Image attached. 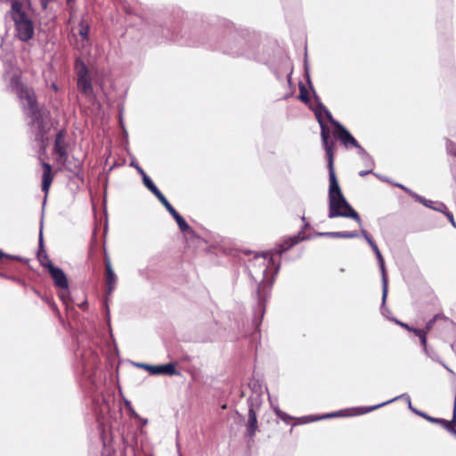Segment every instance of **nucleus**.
<instances>
[{
    "label": "nucleus",
    "instance_id": "f257e3e1",
    "mask_svg": "<svg viewBox=\"0 0 456 456\" xmlns=\"http://www.w3.org/2000/svg\"><path fill=\"white\" fill-rule=\"evenodd\" d=\"M321 126V137L322 146L325 150L326 158L328 160V170H329V214L328 217L332 219L335 217H347L354 220L360 226H362V222L359 214L353 208V207L346 200L345 196L342 193V191L339 187L335 169H334V152L333 146L334 142L330 143L328 139V133L325 131L324 126L322 122L320 120Z\"/></svg>",
    "mask_w": 456,
    "mask_h": 456
},
{
    "label": "nucleus",
    "instance_id": "f03ea898",
    "mask_svg": "<svg viewBox=\"0 0 456 456\" xmlns=\"http://www.w3.org/2000/svg\"><path fill=\"white\" fill-rule=\"evenodd\" d=\"M9 14L14 23L15 36L22 42H28L35 34V24L26 4L13 0Z\"/></svg>",
    "mask_w": 456,
    "mask_h": 456
},
{
    "label": "nucleus",
    "instance_id": "7ed1b4c3",
    "mask_svg": "<svg viewBox=\"0 0 456 456\" xmlns=\"http://www.w3.org/2000/svg\"><path fill=\"white\" fill-rule=\"evenodd\" d=\"M269 253H265L263 256H256L255 258L249 261L248 265L249 275L252 279L258 283L257 296L260 306H263L264 298L261 296V290L266 287H271L273 281L267 280V272L269 268V260L267 262V256Z\"/></svg>",
    "mask_w": 456,
    "mask_h": 456
},
{
    "label": "nucleus",
    "instance_id": "20e7f679",
    "mask_svg": "<svg viewBox=\"0 0 456 456\" xmlns=\"http://www.w3.org/2000/svg\"><path fill=\"white\" fill-rule=\"evenodd\" d=\"M314 113L319 123L320 120L323 122L322 114L326 116L328 120L335 128L334 135L340 140V142L346 148L358 146V142L355 140V138L338 121L333 118L331 113L321 102H318L317 108L314 110ZM322 125L324 126L325 131L328 133V135L330 136L326 126L324 125V123H322ZM328 141H330V138L328 139ZM329 142L331 143L332 142Z\"/></svg>",
    "mask_w": 456,
    "mask_h": 456
},
{
    "label": "nucleus",
    "instance_id": "39448f33",
    "mask_svg": "<svg viewBox=\"0 0 456 456\" xmlns=\"http://www.w3.org/2000/svg\"><path fill=\"white\" fill-rule=\"evenodd\" d=\"M24 101L27 102L24 106L25 114L29 118L28 125L34 133L35 140L37 142H42L46 134V128L43 113L37 106L35 94L26 98Z\"/></svg>",
    "mask_w": 456,
    "mask_h": 456
},
{
    "label": "nucleus",
    "instance_id": "423d86ee",
    "mask_svg": "<svg viewBox=\"0 0 456 456\" xmlns=\"http://www.w3.org/2000/svg\"><path fill=\"white\" fill-rule=\"evenodd\" d=\"M361 232L362 236L364 237V239L373 250L378 260V264L382 276V305H384L387 296V278L386 273L385 261L379 247L372 240V238L370 236V234L364 229H362Z\"/></svg>",
    "mask_w": 456,
    "mask_h": 456
},
{
    "label": "nucleus",
    "instance_id": "0eeeda50",
    "mask_svg": "<svg viewBox=\"0 0 456 456\" xmlns=\"http://www.w3.org/2000/svg\"><path fill=\"white\" fill-rule=\"evenodd\" d=\"M142 366L146 369L151 375H180V372L176 370V363L175 362H169L163 365L142 364Z\"/></svg>",
    "mask_w": 456,
    "mask_h": 456
},
{
    "label": "nucleus",
    "instance_id": "6e6552de",
    "mask_svg": "<svg viewBox=\"0 0 456 456\" xmlns=\"http://www.w3.org/2000/svg\"><path fill=\"white\" fill-rule=\"evenodd\" d=\"M10 88L14 92L18 97L23 101L28 97L34 94V91L27 87L22 82L19 76H12L10 80Z\"/></svg>",
    "mask_w": 456,
    "mask_h": 456
},
{
    "label": "nucleus",
    "instance_id": "1a4fd4ad",
    "mask_svg": "<svg viewBox=\"0 0 456 456\" xmlns=\"http://www.w3.org/2000/svg\"><path fill=\"white\" fill-rule=\"evenodd\" d=\"M47 269L56 287L61 289H69V281L67 276L60 267L55 266L51 262H49L47 264Z\"/></svg>",
    "mask_w": 456,
    "mask_h": 456
},
{
    "label": "nucleus",
    "instance_id": "9d476101",
    "mask_svg": "<svg viewBox=\"0 0 456 456\" xmlns=\"http://www.w3.org/2000/svg\"><path fill=\"white\" fill-rule=\"evenodd\" d=\"M224 52L232 56H248L249 57V53L246 49V43L243 39H234L229 42L227 47L224 48Z\"/></svg>",
    "mask_w": 456,
    "mask_h": 456
},
{
    "label": "nucleus",
    "instance_id": "9b49d317",
    "mask_svg": "<svg viewBox=\"0 0 456 456\" xmlns=\"http://www.w3.org/2000/svg\"><path fill=\"white\" fill-rule=\"evenodd\" d=\"M305 239V237L302 236L301 232H298L297 235H295L293 237H289V238L284 239L281 241V243L277 245L273 249L272 256L278 255L279 256H281L284 252L289 250L294 245H296V244L299 243L300 241L304 240Z\"/></svg>",
    "mask_w": 456,
    "mask_h": 456
},
{
    "label": "nucleus",
    "instance_id": "f8f14e48",
    "mask_svg": "<svg viewBox=\"0 0 456 456\" xmlns=\"http://www.w3.org/2000/svg\"><path fill=\"white\" fill-rule=\"evenodd\" d=\"M248 419L247 423V436L253 437L257 430V418L255 406H258V403H253L252 399L248 401Z\"/></svg>",
    "mask_w": 456,
    "mask_h": 456
},
{
    "label": "nucleus",
    "instance_id": "ddd939ff",
    "mask_svg": "<svg viewBox=\"0 0 456 456\" xmlns=\"http://www.w3.org/2000/svg\"><path fill=\"white\" fill-rule=\"evenodd\" d=\"M104 261L106 269V300H108L115 289L117 276L112 269L110 258L106 256Z\"/></svg>",
    "mask_w": 456,
    "mask_h": 456
},
{
    "label": "nucleus",
    "instance_id": "4468645a",
    "mask_svg": "<svg viewBox=\"0 0 456 456\" xmlns=\"http://www.w3.org/2000/svg\"><path fill=\"white\" fill-rule=\"evenodd\" d=\"M65 136V131L61 130L57 133L54 142V152L59 156L60 160L61 161L66 160L68 155Z\"/></svg>",
    "mask_w": 456,
    "mask_h": 456
},
{
    "label": "nucleus",
    "instance_id": "2eb2a0df",
    "mask_svg": "<svg viewBox=\"0 0 456 456\" xmlns=\"http://www.w3.org/2000/svg\"><path fill=\"white\" fill-rule=\"evenodd\" d=\"M436 322L441 324V326L445 329H452L455 325L450 318L444 316V314H437L427 322L423 330H427V333L429 332Z\"/></svg>",
    "mask_w": 456,
    "mask_h": 456
},
{
    "label": "nucleus",
    "instance_id": "dca6fc26",
    "mask_svg": "<svg viewBox=\"0 0 456 456\" xmlns=\"http://www.w3.org/2000/svg\"><path fill=\"white\" fill-rule=\"evenodd\" d=\"M399 399H403L404 401L407 402V403H410L411 402L410 395L405 393V394H402L401 395H398V396H396L395 398H392L390 400H387L386 402L379 403L377 405L367 406V407H361V408H359V412L358 413L359 414H365V413L370 412V411H372L374 410H377V409H379V408H380L382 406H385V405H387V404H388L390 403H393L395 401H397Z\"/></svg>",
    "mask_w": 456,
    "mask_h": 456
},
{
    "label": "nucleus",
    "instance_id": "f3484780",
    "mask_svg": "<svg viewBox=\"0 0 456 456\" xmlns=\"http://www.w3.org/2000/svg\"><path fill=\"white\" fill-rule=\"evenodd\" d=\"M414 200H417L418 202L421 203L425 207L434 209L436 211L442 213V212H445V210H446V206L443 202H435L430 200H427L420 195H415Z\"/></svg>",
    "mask_w": 456,
    "mask_h": 456
},
{
    "label": "nucleus",
    "instance_id": "a211bd4d",
    "mask_svg": "<svg viewBox=\"0 0 456 456\" xmlns=\"http://www.w3.org/2000/svg\"><path fill=\"white\" fill-rule=\"evenodd\" d=\"M77 89L86 97H92L94 95V87L92 85L91 77L77 79Z\"/></svg>",
    "mask_w": 456,
    "mask_h": 456
},
{
    "label": "nucleus",
    "instance_id": "6ab92c4d",
    "mask_svg": "<svg viewBox=\"0 0 456 456\" xmlns=\"http://www.w3.org/2000/svg\"><path fill=\"white\" fill-rule=\"evenodd\" d=\"M43 177H42V191L45 193H48L50 185L53 181L52 177V167L48 163L43 164Z\"/></svg>",
    "mask_w": 456,
    "mask_h": 456
},
{
    "label": "nucleus",
    "instance_id": "aec40b11",
    "mask_svg": "<svg viewBox=\"0 0 456 456\" xmlns=\"http://www.w3.org/2000/svg\"><path fill=\"white\" fill-rule=\"evenodd\" d=\"M318 236L336 239H353L357 238L359 234L356 232H319Z\"/></svg>",
    "mask_w": 456,
    "mask_h": 456
},
{
    "label": "nucleus",
    "instance_id": "412c9836",
    "mask_svg": "<svg viewBox=\"0 0 456 456\" xmlns=\"http://www.w3.org/2000/svg\"><path fill=\"white\" fill-rule=\"evenodd\" d=\"M166 209L176 221V223L182 232H187L190 230V225L183 219V217L174 208V207L172 205L168 206Z\"/></svg>",
    "mask_w": 456,
    "mask_h": 456
},
{
    "label": "nucleus",
    "instance_id": "4be33fe9",
    "mask_svg": "<svg viewBox=\"0 0 456 456\" xmlns=\"http://www.w3.org/2000/svg\"><path fill=\"white\" fill-rule=\"evenodd\" d=\"M38 260L40 261L41 265L47 267V264L51 262L48 259V256L43 248V221H41V227H40V232H39V250L37 253Z\"/></svg>",
    "mask_w": 456,
    "mask_h": 456
},
{
    "label": "nucleus",
    "instance_id": "5701e85b",
    "mask_svg": "<svg viewBox=\"0 0 456 456\" xmlns=\"http://www.w3.org/2000/svg\"><path fill=\"white\" fill-rule=\"evenodd\" d=\"M75 69H76L77 79L90 77V76L88 74V69L83 61H77Z\"/></svg>",
    "mask_w": 456,
    "mask_h": 456
},
{
    "label": "nucleus",
    "instance_id": "b1692460",
    "mask_svg": "<svg viewBox=\"0 0 456 456\" xmlns=\"http://www.w3.org/2000/svg\"><path fill=\"white\" fill-rule=\"evenodd\" d=\"M437 424L442 425L446 430H448L451 433L453 431V429L455 428L454 426L456 425V403H454L452 419L448 421L444 419H439Z\"/></svg>",
    "mask_w": 456,
    "mask_h": 456
},
{
    "label": "nucleus",
    "instance_id": "393cba45",
    "mask_svg": "<svg viewBox=\"0 0 456 456\" xmlns=\"http://www.w3.org/2000/svg\"><path fill=\"white\" fill-rule=\"evenodd\" d=\"M90 33V25L86 20V19L83 17L81 20L79 21V31L78 34L82 37L84 40H88Z\"/></svg>",
    "mask_w": 456,
    "mask_h": 456
},
{
    "label": "nucleus",
    "instance_id": "a878e982",
    "mask_svg": "<svg viewBox=\"0 0 456 456\" xmlns=\"http://www.w3.org/2000/svg\"><path fill=\"white\" fill-rule=\"evenodd\" d=\"M358 150V154L362 157V159L368 160L369 167H374V160L367 153V151L358 143V146H354Z\"/></svg>",
    "mask_w": 456,
    "mask_h": 456
},
{
    "label": "nucleus",
    "instance_id": "bb28decb",
    "mask_svg": "<svg viewBox=\"0 0 456 456\" xmlns=\"http://www.w3.org/2000/svg\"><path fill=\"white\" fill-rule=\"evenodd\" d=\"M142 183L145 187L150 190L152 193H154L159 188L155 185L152 180L146 175L143 174Z\"/></svg>",
    "mask_w": 456,
    "mask_h": 456
},
{
    "label": "nucleus",
    "instance_id": "cd10ccee",
    "mask_svg": "<svg viewBox=\"0 0 456 456\" xmlns=\"http://www.w3.org/2000/svg\"><path fill=\"white\" fill-rule=\"evenodd\" d=\"M157 199L162 203V205L167 208L168 206H170L171 204L169 203V201L167 200V198L163 195V193L159 191V190H157L154 193H153Z\"/></svg>",
    "mask_w": 456,
    "mask_h": 456
},
{
    "label": "nucleus",
    "instance_id": "c85d7f7f",
    "mask_svg": "<svg viewBox=\"0 0 456 456\" xmlns=\"http://www.w3.org/2000/svg\"><path fill=\"white\" fill-rule=\"evenodd\" d=\"M299 99L305 103L309 102L307 91L303 85L300 86Z\"/></svg>",
    "mask_w": 456,
    "mask_h": 456
},
{
    "label": "nucleus",
    "instance_id": "c756f323",
    "mask_svg": "<svg viewBox=\"0 0 456 456\" xmlns=\"http://www.w3.org/2000/svg\"><path fill=\"white\" fill-rule=\"evenodd\" d=\"M446 150L450 155L456 157V143L455 142L449 141L446 145Z\"/></svg>",
    "mask_w": 456,
    "mask_h": 456
},
{
    "label": "nucleus",
    "instance_id": "7c9ffc66",
    "mask_svg": "<svg viewBox=\"0 0 456 456\" xmlns=\"http://www.w3.org/2000/svg\"><path fill=\"white\" fill-rule=\"evenodd\" d=\"M427 334L428 333H422L421 336H420L419 341H420V344L423 346V349H424L426 354L429 355V349H428V345H427Z\"/></svg>",
    "mask_w": 456,
    "mask_h": 456
},
{
    "label": "nucleus",
    "instance_id": "2f4dec72",
    "mask_svg": "<svg viewBox=\"0 0 456 456\" xmlns=\"http://www.w3.org/2000/svg\"><path fill=\"white\" fill-rule=\"evenodd\" d=\"M322 419L321 416L308 415L301 418V423H308Z\"/></svg>",
    "mask_w": 456,
    "mask_h": 456
},
{
    "label": "nucleus",
    "instance_id": "473e14b6",
    "mask_svg": "<svg viewBox=\"0 0 456 456\" xmlns=\"http://www.w3.org/2000/svg\"><path fill=\"white\" fill-rule=\"evenodd\" d=\"M340 416H344L342 414V411H334V412H331V413H327V414H324V415H322L321 418L322 419H329V418H334V417H340Z\"/></svg>",
    "mask_w": 456,
    "mask_h": 456
},
{
    "label": "nucleus",
    "instance_id": "72a5a7b5",
    "mask_svg": "<svg viewBox=\"0 0 456 456\" xmlns=\"http://www.w3.org/2000/svg\"><path fill=\"white\" fill-rule=\"evenodd\" d=\"M396 187H399L401 188L402 190H403L404 191H406L409 195H411L413 199H414V196L415 195H418L416 192H414L413 191H411V189L405 187L404 185L401 184V183H395V184Z\"/></svg>",
    "mask_w": 456,
    "mask_h": 456
},
{
    "label": "nucleus",
    "instance_id": "f704fd0d",
    "mask_svg": "<svg viewBox=\"0 0 456 456\" xmlns=\"http://www.w3.org/2000/svg\"><path fill=\"white\" fill-rule=\"evenodd\" d=\"M3 257H6L9 259H15V260H19V261L21 260V258L18 256L5 254L0 250V258H3Z\"/></svg>",
    "mask_w": 456,
    "mask_h": 456
},
{
    "label": "nucleus",
    "instance_id": "c9c22d12",
    "mask_svg": "<svg viewBox=\"0 0 456 456\" xmlns=\"http://www.w3.org/2000/svg\"><path fill=\"white\" fill-rule=\"evenodd\" d=\"M421 417L424 418L425 419H427L428 421L431 422V423H436V424L439 421V418L431 417V416L428 415L427 413L421 414Z\"/></svg>",
    "mask_w": 456,
    "mask_h": 456
},
{
    "label": "nucleus",
    "instance_id": "e433bc0d",
    "mask_svg": "<svg viewBox=\"0 0 456 456\" xmlns=\"http://www.w3.org/2000/svg\"><path fill=\"white\" fill-rule=\"evenodd\" d=\"M448 218V220L450 221V223L454 226L456 227V223L454 222V217H453V215L452 213H451L450 211H448L447 209L445 210V212H443Z\"/></svg>",
    "mask_w": 456,
    "mask_h": 456
},
{
    "label": "nucleus",
    "instance_id": "4c0bfd02",
    "mask_svg": "<svg viewBox=\"0 0 456 456\" xmlns=\"http://www.w3.org/2000/svg\"><path fill=\"white\" fill-rule=\"evenodd\" d=\"M59 296H60V298H61L64 303H66V301H67V299H68V297H69V289H63V291H61V292L60 293V295H59Z\"/></svg>",
    "mask_w": 456,
    "mask_h": 456
},
{
    "label": "nucleus",
    "instance_id": "58836bf2",
    "mask_svg": "<svg viewBox=\"0 0 456 456\" xmlns=\"http://www.w3.org/2000/svg\"><path fill=\"white\" fill-rule=\"evenodd\" d=\"M410 331H412L419 338H420V336L422 333H427V330H419L416 328H411Z\"/></svg>",
    "mask_w": 456,
    "mask_h": 456
},
{
    "label": "nucleus",
    "instance_id": "ea45409f",
    "mask_svg": "<svg viewBox=\"0 0 456 456\" xmlns=\"http://www.w3.org/2000/svg\"><path fill=\"white\" fill-rule=\"evenodd\" d=\"M410 331H412L419 338H420V336L422 333H427V330H419L416 328H411Z\"/></svg>",
    "mask_w": 456,
    "mask_h": 456
},
{
    "label": "nucleus",
    "instance_id": "a19ab883",
    "mask_svg": "<svg viewBox=\"0 0 456 456\" xmlns=\"http://www.w3.org/2000/svg\"><path fill=\"white\" fill-rule=\"evenodd\" d=\"M278 418H280L281 420H283L286 423H288L289 420L292 419V417L284 411H283V415H280V416H278Z\"/></svg>",
    "mask_w": 456,
    "mask_h": 456
},
{
    "label": "nucleus",
    "instance_id": "79ce46f5",
    "mask_svg": "<svg viewBox=\"0 0 456 456\" xmlns=\"http://www.w3.org/2000/svg\"><path fill=\"white\" fill-rule=\"evenodd\" d=\"M52 0H39L40 4L44 10H45Z\"/></svg>",
    "mask_w": 456,
    "mask_h": 456
},
{
    "label": "nucleus",
    "instance_id": "37998d69",
    "mask_svg": "<svg viewBox=\"0 0 456 456\" xmlns=\"http://www.w3.org/2000/svg\"><path fill=\"white\" fill-rule=\"evenodd\" d=\"M372 168H373V167H370V169H369V170H362V171H360V172H359V175H360V176H365V175H367L368 174H371V173H372Z\"/></svg>",
    "mask_w": 456,
    "mask_h": 456
},
{
    "label": "nucleus",
    "instance_id": "c03bdc74",
    "mask_svg": "<svg viewBox=\"0 0 456 456\" xmlns=\"http://www.w3.org/2000/svg\"><path fill=\"white\" fill-rule=\"evenodd\" d=\"M428 356L431 359H433L434 361H436V362H440V360L438 359L437 355L432 350H429V355Z\"/></svg>",
    "mask_w": 456,
    "mask_h": 456
},
{
    "label": "nucleus",
    "instance_id": "a18cd8bd",
    "mask_svg": "<svg viewBox=\"0 0 456 456\" xmlns=\"http://www.w3.org/2000/svg\"><path fill=\"white\" fill-rule=\"evenodd\" d=\"M395 322L398 323L399 325H401L402 327L405 328L408 330H411V327H410L408 324L399 322L397 320H395Z\"/></svg>",
    "mask_w": 456,
    "mask_h": 456
},
{
    "label": "nucleus",
    "instance_id": "49530a36",
    "mask_svg": "<svg viewBox=\"0 0 456 456\" xmlns=\"http://www.w3.org/2000/svg\"><path fill=\"white\" fill-rule=\"evenodd\" d=\"M273 411L275 412V414L278 416L280 415H283V411L279 409V407H273Z\"/></svg>",
    "mask_w": 456,
    "mask_h": 456
},
{
    "label": "nucleus",
    "instance_id": "de8ad7c7",
    "mask_svg": "<svg viewBox=\"0 0 456 456\" xmlns=\"http://www.w3.org/2000/svg\"><path fill=\"white\" fill-rule=\"evenodd\" d=\"M130 412H131V416L135 418V419H138L139 418V414L133 409H130Z\"/></svg>",
    "mask_w": 456,
    "mask_h": 456
},
{
    "label": "nucleus",
    "instance_id": "09e8293b",
    "mask_svg": "<svg viewBox=\"0 0 456 456\" xmlns=\"http://www.w3.org/2000/svg\"><path fill=\"white\" fill-rule=\"evenodd\" d=\"M137 419H139L142 422V426H145V425L148 424V419H143V418L139 416V418Z\"/></svg>",
    "mask_w": 456,
    "mask_h": 456
},
{
    "label": "nucleus",
    "instance_id": "8fccbe9b",
    "mask_svg": "<svg viewBox=\"0 0 456 456\" xmlns=\"http://www.w3.org/2000/svg\"><path fill=\"white\" fill-rule=\"evenodd\" d=\"M136 169L138 171V173L142 175V177H143V174H146L142 168H141L139 166H136Z\"/></svg>",
    "mask_w": 456,
    "mask_h": 456
},
{
    "label": "nucleus",
    "instance_id": "3c124183",
    "mask_svg": "<svg viewBox=\"0 0 456 456\" xmlns=\"http://www.w3.org/2000/svg\"><path fill=\"white\" fill-rule=\"evenodd\" d=\"M0 276H1V277H4V278L10 279V280H12V281H16V278H15V277H13V276H7V275H5V274H4V273H0Z\"/></svg>",
    "mask_w": 456,
    "mask_h": 456
},
{
    "label": "nucleus",
    "instance_id": "603ef678",
    "mask_svg": "<svg viewBox=\"0 0 456 456\" xmlns=\"http://www.w3.org/2000/svg\"><path fill=\"white\" fill-rule=\"evenodd\" d=\"M440 363L451 373L454 374V372L442 361H440Z\"/></svg>",
    "mask_w": 456,
    "mask_h": 456
},
{
    "label": "nucleus",
    "instance_id": "864d4df0",
    "mask_svg": "<svg viewBox=\"0 0 456 456\" xmlns=\"http://www.w3.org/2000/svg\"><path fill=\"white\" fill-rule=\"evenodd\" d=\"M440 363L451 373L454 374V372L442 361H440Z\"/></svg>",
    "mask_w": 456,
    "mask_h": 456
},
{
    "label": "nucleus",
    "instance_id": "5fc2aeb1",
    "mask_svg": "<svg viewBox=\"0 0 456 456\" xmlns=\"http://www.w3.org/2000/svg\"><path fill=\"white\" fill-rule=\"evenodd\" d=\"M414 413H416L417 415L419 416H421V414H424L425 412L421 411H419L417 409L414 408L413 411Z\"/></svg>",
    "mask_w": 456,
    "mask_h": 456
},
{
    "label": "nucleus",
    "instance_id": "6e6d98bb",
    "mask_svg": "<svg viewBox=\"0 0 456 456\" xmlns=\"http://www.w3.org/2000/svg\"><path fill=\"white\" fill-rule=\"evenodd\" d=\"M407 404H408V408H409L411 411H413L414 407L412 406L411 402L410 403H407Z\"/></svg>",
    "mask_w": 456,
    "mask_h": 456
},
{
    "label": "nucleus",
    "instance_id": "4d7b16f0",
    "mask_svg": "<svg viewBox=\"0 0 456 456\" xmlns=\"http://www.w3.org/2000/svg\"><path fill=\"white\" fill-rule=\"evenodd\" d=\"M176 447H177V450H179V448H180L179 443L176 444ZM178 456H182V453L180 452V451H178Z\"/></svg>",
    "mask_w": 456,
    "mask_h": 456
},
{
    "label": "nucleus",
    "instance_id": "13d9d810",
    "mask_svg": "<svg viewBox=\"0 0 456 456\" xmlns=\"http://www.w3.org/2000/svg\"><path fill=\"white\" fill-rule=\"evenodd\" d=\"M126 405L127 407L131 408L130 402H129V401H127V400L126 401Z\"/></svg>",
    "mask_w": 456,
    "mask_h": 456
},
{
    "label": "nucleus",
    "instance_id": "bf43d9fd",
    "mask_svg": "<svg viewBox=\"0 0 456 456\" xmlns=\"http://www.w3.org/2000/svg\"><path fill=\"white\" fill-rule=\"evenodd\" d=\"M362 161H363L364 165H365L366 167H369V166H368V160H367V159H362Z\"/></svg>",
    "mask_w": 456,
    "mask_h": 456
},
{
    "label": "nucleus",
    "instance_id": "052dcab7",
    "mask_svg": "<svg viewBox=\"0 0 456 456\" xmlns=\"http://www.w3.org/2000/svg\"><path fill=\"white\" fill-rule=\"evenodd\" d=\"M452 434H453L455 436H456V429L454 428L453 431L452 432Z\"/></svg>",
    "mask_w": 456,
    "mask_h": 456
},
{
    "label": "nucleus",
    "instance_id": "680f3d73",
    "mask_svg": "<svg viewBox=\"0 0 456 456\" xmlns=\"http://www.w3.org/2000/svg\"><path fill=\"white\" fill-rule=\"evenodd\" d=\"M279 268H280V266H279V265H277V266H276V271H275V273H277V272H278Z\"/></svg>",
    "mask_w": 456,
    "mask_h": 456
},
{
    "label": "nucleus",
    "instance_id": "e2e57ef3",
    "mask_svg": "<svg viewBox=\"0 0 456 456\" xmlns=\"http://www.w3.org/2000/svg\"><path fill=\"white\" fill-rule=\"evenodd\" d=\"M53 89H55V90L57 89V86H56L54 84L53 85Z\"/></svg>",
    "mask_w": 456,
    "mask_h": 456
}]
</instances>
